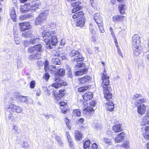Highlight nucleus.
Returning a JSON list of instances; mask_svg holds the SVG:
<instances>
[{
    "label": "nucleus",
    "instance_id": "obj_18",
    "mask_svg": "<svg viewBox=\"0 0 149 149\" xmlns=\"http://www.w3.org/2000/svg\"><path fill=\"white\" fill-rule=\"evenodd\" d=\"M91 77L88 76H86L82 78H79V83L81 84L87 82L89 81Z\"/></svg>",
    "mask_w": 149,
    "mask_h": 149
},
{
    "label": "nucleus",
    "instance_id": "obj_10",
    "mask_svg": "<svg viewBox=\"0 0 149 149\" xmlns=\"http://www.w3.org/2000/svg\"><path fill=\"white\" fill-rule=\"evenodd\" d=\"M42 51V49L40 44L35 45L33 47H29L28 48V51L30 53H36L37 52H41Z\"/></svg>",
    "mask_w": 149,
    "mask_h": 149
},
{
    "label": "nucleus",
    "instance_id": "obj_20",
    "mask_svg": "<svg viewBox=\"0 0 149 149\" xmlns=\"http://www.w3.org/2000/svg\"><path fill=\"white\" fill-rule=\"evenodd\" d=\"M77 26L82 27L84 25V17L77 19L76 20Z\"/></svg>",
    "mask_w": 149,
    "mask_h": 149
},
{
    "label": "nucleus",
    "instance_id": "obj_50",
    "mask_svg": "<svg viewBox=\"0 0 149 149\" xmlns=\"http://www.w3.org/2000/svg\"><path fill=\"white\" fill-rule=\"evenodd\" d=\"M35 81H31L30 84V87L31 88H34L35 86Z\"/></svg>",
    "mask_w": 149,
    "mask_h": 149
},
{
    "label": "nucleus",
    "instance_id": "obj_6",
    "mask_svg": "<svg viewBox=\"0 0 149 149\" xmlns=\"http://www.w3.org/2000/svg\"><path fill=\"white\" fill-rule=\"evenodd\" d=\"M70 56L71 57L72 61L73 62H77L83 61L84 60L82 55L79 52L74 49L71 51Z\"/></svg>",
    "mask_w": 149,
    "mask_h": 149
},
{
    "label": "nucleus",
    "instance_id": "obj_28",
    "mask_svg": "<svg viewBox=\"0 0 149 149\" xmlns=\"http://www.w3.org/2000/svg\"><path fill=\"white\" fill-rule=\"evenodd\" d=\"M10 16L11 18L14 21H16V15L15 13V9L14 8H12L10 12Z\"/></svg>",
    "mask_w": 149,
    "mask_h": 149
},
{
    "label": "nucleus",
    "instance_id": "obj_13",
    "mask_svg": "<svg viewBox=\"0 0 149 149\" xmlns=\"http://www.w3.org/2000/svg\"><path fill=\"white\" fill-rule=\"evenodd\" d=\"M19 25L20 29L21 31H24L31 27V25L29 22H22L19 23Z\"/></svg>",
    "mask_w": 149,
    "mask_h": 149
},
{
    "label": "nucleus",
    "instance_id": "obj_36",
    "mask_svg": "<svg viewBox=\"0 0 149 149\" xmlns=\"http://www.w3.org/2000/svg\"><path fill=\"white\" fill-rule=\"evenodd\" d=\"M44 20L42 19V18L41 17H40V16H39L36 19L35 23L36 24L39 25L41 24Z\"/></svg>",
    "mask_w": 149,
    "mask_h": 149
},
{
    "label": "nucleus",
    "instance_id": "obj_11",
    "mask_svg": "<svg viewBox=\"0 0 149 149\" xmlns=\"http://www.w3.org/2000/svg\"><path fill=\"white\" fill-rule=\"evenodd\" d=\"M81 2L79 1H77L71 3V5L73 7H75L72 10V13H74L80 10L81 7L79 5Z\"/></svg>",
    "mask_w": 149,
    "mask_h": 149
},
{
    "label": "nucleus",
    "instance_id": "obj_4",
    "mask_svg": "<svg viewBox=\"0 0 149 149\" xmlns=\"http://www.w3.org/2000/svg\"><path fill=\"white\" fill-rule=\"evenodd\" d=\"M16 106V105L13 104H11L6 106V115L7 116H8L9 120L11 121L14 122L17 121V118L13 116L14 112L15 111Z\"/></svg>",
    "mask_w": 149,
    "mask_h": 149
},
{
    "label": "nucleus",
    "instance_id": "obj_31",
    "mask_svg": "<svg viewBox=\"0 0 149 149\" xmlns=\"http://www.w3.org/2000/svg\"><path fill=\"white\" fill-rule=\"evenodd\" d=\"M121 125L118 124L113 126V129L115 132H118L122 130L121 128Z\"/></svg>",
    "mask_w": 149,
    "mask_h": 149
},
{
    "label": "nucleus",
    "instance_id": "obj_33",
    "mask_svg": "<svg viewBox=\"0 0 149 149\" xmlns=\"http://www.w3.org/2000/svg\"><path fill=\"white\" fill-rule=\"evenodd\" d=\"M14 40L16 44L18 45L20 44L21 42L20 38L18 35L14 34Z\"/></svg>",
    "mask_w": 149,
    "mask_h": 149
},
{
    "label": "nucleus",
    "instance_id": "obj_60",
    "mask_svg": "<svg viewBox=\"0 0 149 149\" xmlns=\"http://www.w3.org/2000/svg\"><path fill=\"white\" fill-rule=\"evenodd\" d=\"M66 43V41L65 39H62L61 40L60 45H64Z\"/></svg>",
    "mask_w": 149,
    "mask_h": 149
},
{
    "label": "nucleus",
    "instance_id": "obj_54",
    "mask_svg": "<svg viewBox=\"0 0 149 149\" xmlns=\"http://www.w3.org/2000/svg\"><path fill=\"white\" fill-rule=\"evenodd\" d=\"M48 64L49 62L47 61H46L45 63V70H47L49 68Z\"/></svg>",
    "mask_w": 149,
    "mask_h": 149
},
{
    "label": "nucleus",
    "instance_id": "obj_48",
    "mask_svg": "<svg viewBox=\"0 0 149 149\" xmlns=\"http://www.w3.org/2000/svg\"><path fill=\"white\" fill-rule=\"evenodd\" d=\"M104 142L106 143L109 144V145H111L112 143L111 142V140L108 139L107 138H104Z\"/></svg>",
    "mask_w": 149,
    "mask_h": 149
},
{
    "label": "nucleus",
    "instance_id": "obj_51",
    "mask_svg": "<svg viewBox=\"0 0 149 149\" xmlns=\"http://www.w3.org/2000/svg\"><path fill=\"white\" fill-rule=\"evenodd\" d=\"M99 29L101 33H103L104 32V27H103V24L98 26Z\"/></svg>",
    "mask_w": 149,
    "mask_h": 149
},
{
    "label": "nucleus",
    "instance_id": "obj_62",
    "mask_svg": "<svg viewBox=\"0 0 149 149\" xmlns=\"http://www.w3.org/2000/svg\"><path fill=\"white\" fill-rule=\"evenodd\" d=\"M101 125L98 124L96 123L95 125V127L96 129H98L101 127Z\"/></svg>",
    "mask_w": 149,
    "mask_h": 149
},
{
    "label": "nucleus",
    "instance_id": "obj_27",
    "mask_svg": "<svg viewBox=\"0 0 149 149\" xmlns=\"http://www.w3.org/2000/svg\"><path fill=\"white\" fill-rule=\"evenodd\" d=\"M127 7L125 5L120 4L118 6V9L120 13L122 14H124L125 13V10Z\"/></svg>",
    "mask_w": 149,
    "mask_h": 149
},
{
    "label": "nucleus",
    "instance_id": "obj_64",
    "mask_svg": "<svg viewBox=\"0 0 149 149\" xmlns=\"http://www.w3.org/2000/svg\"><path fill=\"white\" fill-rule=\"evenodd\" d=\"M145 129L146 133L149 134V126L146 127Z\"/></svg>",
    "mask_w": 149,
    "mask_h": 149
},
{
    "label": "nucleus",
    "instance_id": "obj_15",
    "mask_svg": "<svg viewBox=\"0 0 149 149\" xmlns=\"http://www.w3.org/2000/svg\"><path fill=\"white\" fill-rule=\"evenodd\" d=\"M111 88H108V89H103L104 97L107 100L108 99H111L112 96V95L109 91L111 90Z\"/></svg>",
    "mask_w": 149,
    "mask_h": 149
},
{
    "label": "nucleus",
    "instance_id": "obj_53",
    "mask_svg": "<svg viewBox=\"0 0 149 149\" xmlns=\"http://www.w3.org/2000/svg\"><path fill=\"white\" fill-rule=\"evenodd\" d=\"M45 92L47 93L48 96H49L50 94V91L45 87H43Z\"/></svg>",
    "mask_w": 149,
    "mask_h": 149
},
{
    "label": "nucleus",
    "instance_id": "obj_5",
    "mask_svg": "<svg viewBox=\"0 0 149 149\" xmlns=\"http://www.w3.org/2000/svg\"><path fill=\"white\" fill-rule=\"evenodd\" d=\"M22 36L26 38H31L30 43L33 44L39 41V38L38 36H35L32 34L31 31H24L22 34Z\"/></svg>",
    "mask_w": 149,
    "mask_h": 149
},
{
    "label": "nucleus",
    "instance_id": "obj_23",
    "mask_svg": "<svg viewBox=\"0 0 149 149\" xmlns=\"http://www.w3.org/2000/svg\"><path fill=\"white\" fill-rule=\"evenodd\" d=\"M66 135L67 138V139L69 143V145L71 148L72 149H73L74 148L73 143L72 139L71 138L68 132H66Z\"/></svg>",
    "mask_w": 149,
    "mask_h": 149
},
{
    "label": "nucleus",
    "instance_id": "obj_14",
    "mask_svg": "<svg viewBox=\"0 0 149 149\" xmlns=\"http://www.w3.org/2000/svg\"><path fill=\"white\" fill-rule=\"evenodd\" d=\"M32 6L29 3L21 6L20 10L21 12L24 13L27 11H29L31 9Z\"/></svg>",
    "mask_w": 149,
    "mask_h": 149
},
{
    "label": "nucleus",
    "instance_id": "obj_16",
    "mask_svg": "<svg viewBox=\"0 0 149 149\" xmlns=\"http://www.w3.org/2000/svg\"><path fill=\"white\" fill-rule=\"evenodd\" d=\"M125 133L122 132L117 136L115 138V141L117 143L122 141L124 139Z\"/></svg>",
    "mask_w": 149,
    "mask_h": 149
},
{
    "label": "nucleus",
    "instance_id": "obj_7",
    "mask_svg": "<svg viewBox=\"0 0 149 149\" xmlns=\"http://www.w3.org/2000/svg\"><path fill=\"white\" fill-rule=\"evenodd\" d=\"M146 100L143 98L138 100L136 102V103L138 105L137 106L138 111L139 113L142 114L144 113L146 111V106L143 103L146 102Z\"/></svg>",
    "mask_w": 149,
    "mask_h": 149
},
{
    "label": "nucleus",
    "instance_id": "obj_47",
    "mask_svg": "<svg viewBox=\"0 0 149 149\" xmlns=\"http://www.w3.org/2000/svg\"><path fill=\"white\" fill-rule=\"evenodd\" d=\"M102 17L100 16V13H96L94 15V20L99 19V18Z\"/></svg>",
    "mask_w": 149,
    "mask_h": 149
},
{
    "label": "nucleus",
    "instance_id": "obj_30",
    "mask_svg": "<svg viewBox=\"0 0 149 149\" xmlns=\"http://www.w3.org/2000/svg\"><path fill=\"white\" fill-rule=\"evenodd\" d=\"M87 69L86 68L81 69V70H78L75 72L76 75L79 76L86 73L87 72Z\"/></svg>",
    "mask_w": 149,
    "mask_h": 149
},
{
    "label": "nucleus",
    "instance_id": "obj_56",
    "mask_svg": "<svg viewBox=\"0 0 149 149\" xmlns=\"http://www.w3.org/2000/svg\"><path fill=\"white\" fill-rule=\"evenodd\" d=\"M91 147L92 149H97L98 148V146L96 143H93L92 144Z\"/></svg>",
    "mask_w": 149,
    "mask_h": 149
},
{
    "label": "nucleus",
    "instance_id": "obj_29",
    "mask_svg": "<svg viewBox=\"0 0 149 149\" xmlns=\"http://www.w3.org/2000/svg\"><path fill=\"white\" fill-rule=\"evenodd\" d=\"M32 18V16L30 14L25 15H22L19 16V19L20 20H24L26 19H29Z\"/></svg>",
    "mask_w": 149,
    "mask_h": 149
},
{
    "label": "nucleus",
    "instance_id": "obj_3",
    "mask_svg": "<svg viewBox=\"0 0 149 149\" xmlns=\"http://www.w3.org/2000/svg\"><path fill=\"white\" fill-rule=\"evenodd\" d=\"M140 42V38L138 34L134 35L132 38V47L134 55L138 56L141 52L140 47L139 46Z\"/></svg>",
    "mask_w": 149,
    "mask_h": 149
},
{
    "label": "nucleus",
    "instance_id": "obj_21",
    "mask_svg": "<svg viewBox=\"0 0 149 149\" xmlns=\"http://www.w3.org/2000/svg\"><path fill=\"white\" fill-rule=\"evenodd\" d=\"M125 18V17L121 15H116L113 17V21L115 22L122 21Z\"/></svg>",
    "mask_w": 149,
    "mask_h": 149
},
{
    "label": "nucleus",
    "instance_id": "obj_57",
    "mask_svg": "<svg viewBox=\"0 0 149 149\" xmlns=\"http://www.w3.org/2000/svg\"><path fill=\"white\" fill-rule=\"evenodd\" d=\"M141 96L140 95L136 94L133 95L132 98L134 100H136L137 98Z\"/></svg>",
    "mask_w": 149,
    "mask_h": 149
},
{
    "label": "nucleus",
    "instance_id": "obj_2",
    "mask_svg": "<svg viewBox=\"0 0 149 149\" xmlns=\"http://www.w3.org/2000/svg\"><path fill=\"white\" fill-rule=\"evenodd\" d=\"M48 27L46 28L42 33L43 40L47 45V48H51V44L53 45H55L57 43L58 41L56 37L53 36L52 37L50 36V33Z\"/></svg>",
    "mask_w": 149,
    "mask_h": 149
},
{
    "label": "nucleus",
    "instance_id": "obj_1",
    "mask_svg": "<svg viewBox=\"0 0 149 149\" xmlns=\"http://www.w3.org/2000/svg\"><path fill=\"white\" fill-rule=\"evenodd\" d=\"M53 69L51 70L55 72L54 75L53 76L52 79L55 82L52 84L49 87L50 89L52 90V88H54L57 89L62 86H65L66 85V82L64 81L61 79V77L64 75L65 74V70L63 69H58L57 70L56 68V66L54 67V65L52 67Z\"/></svg>",
    "mask_w": 149,
    "mask_h": 149
},
{
    "label": "nucleus",
    "instance_id": "obj_37",
    "mask_svg": "<svg viewBox=\"0 0 149 149\" xmlns=\"http://www.w3.org/2000/svg\"><path fill=\"white\" fill-rule=\"evenodd\" d=\"M41 3L40 1H38L35 4H34V6H31V9L32 10H35L36 9H37L38 8L39 6L40 5Z\"/></svg>",
    "mask_w": 149,
    "mask_h": 149
},
{
    "label": "nucleus",
    "instance_id": "obj_52",
    "mask_svg": "<svg viewBox=\"0 0 149 149\" xmlns=\"http://www.w3.org/2000/svg\"><path fill=\"white\" fill-rule=\"evenodd\" d=\"M49 77V75L48 73H45L43 76V78L45 79L46 81H47Z\"/></svg>",
    "mask_w": 149,
    "mask_h": 149
},
{
    "label": "nucleus",
    "instance_id": "obj_45",
    "mask_svg": "<svg viewBox=\"0 0 149 149\" xmlns=\"http://www.w3.org/2000/svg\"><path fill=\"white\" fill-rule=\"evenodd\" d=\"M73 113V115L77 116H80L81 115V112L78 109L74 110Z\"/></svg>",
    "mask_w": 149,
    "mask_h": 149
},
{
    "label": "nucleus",
    "instance_id": "obj_19",
    "mask_svg": "<svg viewBox=\"0 0 149 149\" xmlns=\"http://www.w3.org/2000/svg\"><path fill=\"white\" fill-rule=\"evenodd\" d=\"M49 10H43L42 13L40 14L39 16L41 17L42 20L46 19L49 15Z\"/></svg>",
    "mask_w": 149,
    "mask_h": 149
},
{
    "label": "nucleus",
    "instance_id": "obj_49",
    "mask_svg": "<svg viewBox=\"0 0 149 149\" xmlns=\"http://www.w3.org/2000/svg\"><path fill=\"white\" fill-rule=\"evenodd\" d=\"M85 110L89 112H91L93 111L94 110L93 108L90 107H87L86 108Z\"/></svg>",
    "mask_w": 149,
    "mask_h": 149
},
{
    "label": "nucleus",
    "instance_id": "obj_34",
    "mask_svg": "<svg viewBox=\"0 0 149 149\" xmlns=\"http://www.w3.org/2000/svg\"><path fill=\"white\" fill-rule=\"evenodd\" d=\"M52 62L56 65H60L61 63V62L59 58H53Z\"/></svg>",
    "mask_w": 149,
    "mask_h": 149
},
{
    "label": "nucleus",
    "instance_id": "obj_41",
    "mask_svg": "<svg viewBox=\"0 0 149 149\" xmlns=\"http://www.w3.org/2000/svg\"><path fill=\"white\" fill-rule=\"evenodd\" d=\"M89 30L92 34H95L96 31L92 24H90L89 26Z\"/></svg>",
    "mask_w": 149,
    "mask_h": 149
},
{
    "label": "nucleus",
    "instance_id": "obj_55",
    "mask_svg": "<svg viewBox=\"0 0 149 149\" xmlns=\"http://www.w3.org/2000/svg\"><path fill=\"white\" fill-rule=\"evenodd\" d=\"M96 104L95 101L93 100L90 102V106L91 107H93L95 106Z\"/></svg>",
    "mask_w": 149,
    "mask_h": 149
},
{
    "label": "nucleus",
    "instance_id": "obj_58",
    "mask_svg": "<svg viewBox=\"0 0 149 149\" xmlns=\"http://www.w3.org/2000/svg\"><path fill=\"white\" fill-rule=\"evenodd\" d=\"M63 54H61V52H60L58 51H56V53L55 54V56H57L61 57Z\"/></svg>",
    "mask_w": 149,
    "mask_h": 149
},
{
    "label": "nucleus",
    "instance_id": "obj_42",
    "mask_svg": "<svg viewBox=\"0 0 149 149\" xmlns=\"http://www.w3.org/2000/svg\"><path fill=\"white\" fill-rule=\"evenodd\" d=\"M88 88L87 86L82 87L79 88L78 91L80 92H83L88 90Z\"/></svg>",
    "mask_w": 149,
    "mask_h": 149
},
{
    "label": "nucleus",
    "instance_id": "obj_39",
    "mask_svg": "<svg viewBox=\"0 0 149 149\" xmlns=\"http://www.w3.org/2000/svg\"><path fill=\"white\" fill-rule=\"evenodd\" d=\"M85 65L84 63L82 62H80L77 63L75 66V68L77 69L78 68H85Z\"/></svg>",
    "mask_w": 149,
    "mask_h": 149
},
{
    "label": "nucleus",
    "instance_id": "obj_17",
    "mask_svg": "<svg viewBox=\"0 0 149 149\" xmlns=\"http://www.w3.org/2000/svg\"><path fill=\"white\" fill-rule=\"evenodd\" d=\"M93 95L91 92L86 93L83 95V99L86 101L90 100L93 98Z\"/></svg>",
    "mask_w": 149,
    "mask_h": 149
},
{
    "label": "nucleus",
    "instance_id": "obj_12",
    "mask_svg": "<svg viewBox=\"0 0 149 149\" xmlns=\"http://www.w3.org/2000/svg\"><path fill=\"white\" fill-rule=\"evenodd\" d=\"M56 91L54 88L53 89V95L55 97L57 100H59L62 98L64 95L65 91L64 89H61L59 91V93L56 95Z\"/></svg>",
    "mask_w": 149,
    "mask_h": 149
},
{
    "label": "nucleus",
    "instance_id": "obj_24",
    "mask_svg": "<svg viewBox=\"0 0 149 149\" xmlns=\"http://www.w3.org/2000/svg\"><path fill=\"white\" fill-rule=\"evenodd\" d=\"M84 13L82 11H80L78 12L75 13L72 15V17L73 18L75 19L76 18H82L83 17Z\"/></svg>",
    "mask_w": 149,
    "mask_h": 149
},
{
    "label": "nucleus",
    "instance_id": "obj_22",
    "mask_svg": "<svg viewBox=\"0 0 149 149\" xmlns=\"http://www.w3.org/2000/svg\"><path fill=\"white\" fill-rule=\"evenodd\" d=\"M107 110L110 111H113L114 110V105L113 103L111 101H109L107 103Z\"/></svg>",
    "mask_w": 149,
    "mask_h": 149
},
{
    "label": "nucleus",
    "instance_id": "obj_59",
    "mask_svg": "<svg viewBox=\"0 0 149 149\" xmlns=\"http://www.w3.org/2000/svg\"><path fill=\"white\" fill-rule=\"evenodd\" d=\"M90 3L91 4L92 6L93 7L94 6H95L96 4L95 1L94 0H90Z\"/></svg>",
    "mask_w": 149,
    "mask_h": 149
},
{
    "label": "nucleus",
    "instance_id": "obj_25",
    "mask_svg": "<svg viewBox=\"0 0 149 149\" xmlns=\"http://www.w3.org/2000/svg\"><path fill=\"white\" fill-rule=\"evenodd\" d=\"M36 54H32L30 55L28 58L29 59L33 60L37 59H39L41 58V55L37 53H35Z\"/></svg>",
    "mask_w": 149,
    "mask_h": 149
},
{
    "label": "nucleus",
    "instance_id": "obj_8",
    "mask_svg": "<svg viewBox=\"0 0 149 149\" xmlns=\"http://www.w3.org/2000/svg\"><path fill=\"white\" fill-rule=\"evenodd\" d=\"M109 77L107 75L106 70H104V72L102 76V80L103 81L101 85L103 88V89H108V88H110L109 84Z\"/></svg>",
    "mask_w": 149,
    "mask_h": 149
},
{
    "label": "nucleus",
    "instance_id": "obj_38",
    "mask_svg": "<svg viewBox=\"0 0 149 149\" xmlns=\"http://www.w3.org/2000/svg\"><path fill=\"white\" fill-rule=\"evenodd\" d=\"M147 124L149 125V119H148V117H144L143 119L142 125Z\"/></svg>",
    "mask_w": 149,
    "mask_h": 149
},
{
    "label": "nucleus",
    "instance_id": "obj_35",
    "mask_svg": "<svg viewBox=\"0 0 149 149\" xmlns=\"http://www.w3.org/2000/svg\"><path fill=\"white\" fill-rule=\"evenodd\" d=\"M90 144V141L89 140H86L84 144V149H89Z\"/></svg>",
    "mask_w": 149,
    "mask_h": 149
},
{
    "label": "nucleus",
    "instance_id": "obj_63",
    "mask_svg": "<svg viewBox=\"0 0 149 149\" xmlns=\"http://www.w3.org/2000/svg\"><path fill=\"white\" fill-rule=\"evenodd\" d=\"M67 75L68 77L70 78L72 77V72L70 69L68 70V72Z\"/></svg>",
    "mask_w": 149,
    "mask_h": 149
},
{
    "label": "nucleus",
    "instance_id": "obj_9",
    "mask_svg": "<svg viewBox=\"0 0 149 149\" xmlns=\"http://www.w3.org/2000/svg\"><path fill=\"white\" fill-rule=\"evenodd\" d=\"M18 93L15 96L16 100L20 102H25L26 104H32L33 101L31 98L27 96H23Z\"/></svg>",
    "mask_w": 149,
    "mask_h": 149
},
{
    "label": "nucleus",
    "instance_id": "obj_61",
    "mask_svg": "<svg viewBox=\"0 0 149 149\" xmlns=\"http://www.w3.org/2000/svg\"><path fill=\"white\" fill-rule=\"evenodd\" d=\"M109 29L110 31L112 37H115V36L114 35V33L113 31L112 28L111 27H110L109 28Z\"/></svg>",
    "mask_w": 149,
    "mask_h": 149
},
{
    "label": "nucleus",
    "instance_id": "obj_32",
    "mask_svg": "<svg viewBox=\"0 0 149 149\" xmlns=\"http://www.w3.org/2000/svg\"><path fill=\"white\" fill-rule=\"evenodd\" d=\"M12 132L14 134H19V129L18 126L15 125H13Z\"/></svg>",
    "mask_w": 149,
    "mask_h": 149
},
{
    "label": "nucleus",
    "instance_id": "obj_40",
    "mask_svg": "<svg viewBox=\"0 0 149 149\" xmlns=\"http://www.w3.org/2000/svg\"><path fill=\"white\" fill-rule=\"evenodd\" d=\"M55 139L57 141L58 143L61 146L63 144L62 141L61 137L58 136H57L55 137Z\"/></svg>",
    "mask_w": 149,
    "mask_h": 149
},
{
    "label": "nucleus",
    "instance_id": "obj_44",
    "mask_svg": "<svg viewBox=\"0 0 149 149\" xmlns=\"http://www.w3.org/2000/svg\"><path fill=\"white\" fill-rule=\"evenodd\" d=\"M95 20L98 26L103 24L102 17H100V18H99V19H97L96 20Z\"/></svg>",
    "mask_w": 149,
    "mask_h": 149
},
{
    "label": "nucleus",
    "instance_id": "obj_43",
    "mask_svg": "<svg viewBox=\"0 0 149 149\" xmlns=\"http://www.w3.org/2000/svg\"><path fill=\"white\" fill-rule=\"evenodd\" d=\"M22 108L17 105H16L15 111L18 113H21L22 111Z\"/></svg>",
    "mask_w": 149,
    "mask_h": 149
},
{
    "label": "nucleus",
    "instance_id": "obj_26",
    "mask_svg": "<svg viewBox=\"0 0 149 149\" xmlns=\"http://www.w3.org/2000/svg\"><path fill=\"white\" fill-rule=\"evenodd\" d=\"M82 134L80 132L77 130L75 131V137L76 141H79L82 139Z\"/></svg>",
    "mask_w": 149,
    "mask_h": 149
},
{
    "label": "nucleus",
    "instance_id": "obj_46",
    "mask_svg": "<svg viewBox=\"0 0 149 149\" xmlns=\"http://www.w3.org/2000/svg\"><path fill=\"white\" fill-rule=\"evenodd\" d=\"M29 144L26 141H24L22 144L23 147L25 149L29 148Z\"/></svg>",
    "mask_w": 149,
    "mask_h": 149
}]
</instances>
